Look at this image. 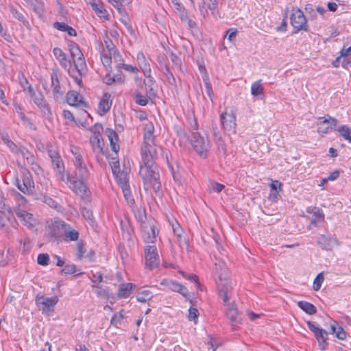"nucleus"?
<instances>
[{"mask_svg":"<svg viewBox=\"0 0 351 351\" xmlns=\"http://www.w3.org/2000/svg\"><path fill=\"white\" fill-rule=\"evenodd\" d=\"M53 27L60 31L65 32L68 28V25L62 22H56L53 23Z\"/></svg>","mask_w":351,"mask_h":351,"instance_id":"338daca9","label":"nucleus"},{"mask_svg":"<svg viewBox=\"0 0 351 351\" xmlns=\"http://www.w3.org/2000/svg\"><path fill=\"white\" fill-rule=\"evenodd\" d=\"M142 164L140 166L139 173L143 178L146 190L153 189L158 191L160 187L159 175L157 172L154 160L157 153L141 152Z\"/></svg>","mask_w":351,"mask_h":351,"instance_id":"f257e3e1","label":"nucleus"},{"mask_svg":"<svg viewBox=\"0 0 351 351\" xmlns=\"http://www.w3.org/2000/svg\"><path fill=\"white\" fill-rule=\"evenodd\" d=\"M14 217L11 208L3 204L0 209V227L3 228L10 223Z\"/></svg>","mask_w":351,"mask_h":351,"instance_id":"4be33fe9","label":"nucleus"},{"mask_svg":"<svg viewBox=\"0 0 351 351\" xmlns=\"http://www.w3.org/2000/svg\"><path fill=\"white\" fill-rule=\"evenodd\" d=\"M105 133L110 141L111 149L117 154L119 150L117 134L113 130L110 128H107Z\"/></svg>","mask_w":351,"mask_h":351,"instance_id":"c85d7f7f","label":"nucleus"},{"mask_svg":"<svg viewBox=\"0 0 351 351\" xmlns=\"http://www.w3.org/2000/svg\"><path fill=\"white\" fill-rule=\"evenodd\" d=\"M237 30L234 28L229 29L227 32L228 38L230 41H232L237 36Z\"/></svg>","mask_w":351,"mask_h":351,"instance_id":"774afa93","label":"nucleus"},{"mask_svg":"<svg viewBox=\"0 0 351 351\" xmlns=\"http://www.w3.org/2000/svg\"><path fill=\"white\" fill-rule=\"evenodd\" d=\"M66 101L70 106H77L82 104V96L75 90L69 91L66 95Z\"/></svg>","mask_w":351,"mask_h":351,"instance_id":"2f4dec72","label":"nucleus"},{"mask_svg":"<svg viewBox=\"0 0 351 351\" xmlns=\"http://www.w3.org/2000/svg\"><path fill=\"white\" fill-rule=\"evenodd\" d=\"M219 287V293L223 302L228 305V302L231 298V286L228 285V280L223 282H217Z\"/></svg>","mask_w":351,"mask_h":351,"instance_id":"393cba45","label":"nucleus"},{"mask_svg":"<svg viewBox=\"0 0 351 351\" xmlns=\"http://www.w3.org/2000/svg\"><path fill=\"white\" fill-rule=\"evenodd\" d=\"M14 110L19 114V118L25 125H30L29 120L26 117L25 114L23 112L21 106L17 103L14 104Z\"/></svg>","mask_w":351,"mask_h":351,"instance_id":"c03bdc74","label":"nucleus"},{"mask_svg":"<svg viewBox=\"0 0 351 351\" xmlns=\"http://www.w3.org/2000/svg\"><path fill=\"white\" fill-rule=\"evenodd\" d=\"M106 43L107 49H104L101 53V61L104 66L108 71L111 68L112 56V54L114 56L115 51L112 44L108 45L107 42Z\"/></svg>","mask_w":351,"mask_h":351,"instance_id":"aec40b11","label":"nucleus"},{"mask_svg":"<svg viewBox=\"0 0 351 351\" xmlns=\"http://www.w3.org/2000/svg\"><path fill=\"white\" fill-rule=\"evenodd\" d=\"M53 53L55 58L58 60L60 65L65 69L69 70L71 67V62L67 59L66 55L63 52V51L58 48L55 47L53 50Z\"/></svg>","mask_w":351,"mask_h":351,"instance_id":"cd10ccee","label":"nucleus"},{"mask_svg":"<svg viewBox=\"0 0 351 351\" xmlns=\"http://www.w3.org/2000/svg\"><path fill=\"white\" fill-rule=\"evenodd\" d=\"M171 227L173 231V233L178 237H181L182 230L180 226V224L175 220L171 222Z\"/></svg>","mask_w":351,"mask_h":351,"instance_id":"864d4df0","label":"nucleus"},{"mask_svg":"<svg viewBox=\"0 0 351 351\" xmlns=\"http://www.w3.org/2000/svg\"><path fill=\"white\" fill-rule=\"evenodd\" d=\"M102 130V125L98 123L95 124L90 129L92 135L90 137V141L94 149L99 151L102 149L103 143L101 139V132Z\"/></svg>","mask_w":351,"mask_h":351,"instance_id":"f3484780","label":"nucleus"},{"mask_svg":"<svg viewBox=\"0 0 351 351\" xmlns=\"http://www.w3.org/2000/svg\"><path fill=\"white\" fill-rule=\"evenodd\" d=\"M307 325H308V328L315 335L317 334L319 331H320L322 330V328H320L319 326H318V324L315 322H307Z\"/></svg>","mask_w":351,"mask_h":351,"instance_id":"0e129e2a","label":"nucleus"},{"mask_svg":"<svg viewBox=\"0 0 351 351\" xmlns=\"http://www.w3.org/2000/svg\"><path fill=\"white\" fill-rule=\"evenodd\" d=\"M124 316L125 312L123 310H121L112 317L111 322L113 324L117 326L118 324H120L121 321L123 319Z\"/></svg>","mask_w":351,"mask_h":351,"instance_id":"3c124183","label":"nucleus"},{"mask_svg":"<svg viewBox=\"0 0 351 351\" xmlns=\"http://www.w3.org/2000/svg\"><path fill=\"white\" fill-rule=\"evenodd\" d=\"M298 306L304 312L309 315H313L316 313L317 310L315 306L306 301H300L298 302Z\"/></svg>","mask_w":351,"mask_h":351,"instance_id":"4c0bfd02","label":"nucleus"},{"mask_svg":"<svg viewBox=\"0 0 351 351\" xmlns=\"http://www.w3.org/2000/svg\"><path fill=\"white\" fill-rule=\"evenodd\" d=\"M90 6L99 18L108 19L109 14L104 5L100 1H95Z\"/></svg>","mask_w":351,"mask_h":351,"instance_id":"7c9ffc66","label":"nucleus"},{"mask_svg":"<svg viewBox=\"0 0 351 351\" xmlns=\"http://www.w3.org/2000/svg\"><path fill=\"white\" fill-rule=\"evenodd\" d=\"M114 175L116 176L117 180L121 188L129 186V174L127 170L123 171H119L116 174Z\"/></svg>","mask_w":351,"mask_h":351,"instance_id":"e433bc0d","label":"nucleus"},{"mask_svg":"<svg viewBox=\"0 0 351 351\" xmlns=\"http://www.w3.org/2000/svg\"><path fill=\"white\" fill-rule=\"evenodd\" d=\"M190 142L195 152L202 157L205 158L206 154L210 149V144L206 136H202L199 132H194L191 133Z\"/></svg>","mask_w":351,"mask_h":351,"instance_id":"6e6552de","label":"nucleus"},{"mask_svg":"<svg viewBox=\"0 0 351 351\" xmlns=\"http://www.w3.org/2000/svg\"><path fill=\"white\" fill-rule=\"evenodd\" d=\"M264 92V88L262 85V82L261 80H257L252 84L251 86V94L254 97H258L261 95H263Z\"/></svg>","mask_w":351,"mask_h":351,"instance_id":"58836bf2","label":"nucleus"},{"mask_svg":"<svg viewBox=\"0 0 351 351\" xmlns=\"http://www.w3.org/2000/svg\"><path fill=\"white\" fill-rule=\"evenodd\" d=\"M82 215L84 217V219H86V220H88L90 222H93L94 217H93V215L90 210H89L86 208H83L82 210Z\"/></svg>","mask_w":351,"mask_h":351,"instance_id":"052dcab7","label":"nucleus"},{"mask_svg":"<svg viewBox=\"0 0 351 351\" xmlns=\"http://www.w3.org/2000/svg\"><path fill=\"white\" fill-rule=\"evenodd\" d=\"M121 189H122V192L123 193L124 197L125 198L128 204L130 206H132L134 203V200L132 197L130 186H128L126 187H122Z\"/></svg>","mask_w":351,"mask_h":351,"instance_id":"49530a36","label":"nucleus"},{"mask_svg":"<svg viewBox=\"0 0 351 351\" xmlns=\"http://www.w3.org/2000/svg\"><path fill=\"white\" fill-rule=\"evenodd\" d=\"M136 60L139 69L142 71L144 75L149 76V73H151L149 60L145 57L142 51L137 53Z\"/></svg>","mask_w":351,"mask_h":351,"instance_id":"5701e85b","label":"nucleus"},{"mask_svg":"<svg viewBox=\"0 0 351 351\" xmlns=\"http://www.w3.org/2000/svg\"><path fill=\"white\" fill-rule=\"evenodd\" d=\"M215 272L218 276L219 280L217 282L226 281V268L223 262L219 261L215 263Z\"/></svg>","mask_w":351,"mask_h":351,"instance_id":"c9c22d12","label":"nucleus"},{"mask_svg":"<svg viewBox=\"0 0 351 351\" xmlns=\"http://www.w3.org/2000/svg\"><path fill=\"white\" fill-rule=\"evenodd\" d=\"M153 297L152 293L147 289H143L138 291L136 294V300L139 302L145 303L147 301L152 299Z\"/></svg>","mask_w":351,"mask_h":351,"instance_id":"ea45409f","label":"nucleus"},{"mask_svg":"<svg viewBox=\"0 0 351 351\" xmlns=\"http://www.w3.org/2000/svg\"><path fill=\"white\" fill-rule=\"evenodd\" d=\"M122 69L126 71L137 74L139 73V69L136 66L130 65V64H123Z\"/></svg>","mask_w":351,"mask_h":351,"instance_id":"680f3d73","label":"nucleus"},{"mask_svg":"<svg viewBox=\"0 0 351 351\" xmlns=\"http://www.w3.org/2000/svg\"><path fill=\"white\" fill-rule=\"evenodd\" d=\"M16 215L24 223V224L29 228L36 224V219L32 213H27L24 210L19 209L16 212Z\"/></svg>","mask_w":351,"mask_h":351,"instance_id":"bb28decb","label":"nucleus"},{"mask_svg":"<svg viewBox=\"0 0 351 351\" xmlns=\"http://www.w3.org/2000/svg\"><path fill=\"white\" fill-rule=\"evenodd\" d=\"M10 12H11L12 15L14 18H16V19H18L20 21L25 22V19L23 14L21 12H20L19 10H17L16 9H15L14 8H11Z\"/></svg>","mask_w":351,"mask_h":351,"instance_id":"4d7b16f0","label":"nucleus"},{"mask_svg":"<svg viewBox=\"0 0 351 351\" xmlns=\"http://www.w3.org/2000/svg\"><path fill=\"white\" fill-rule=\"evenodd\" d=\"M110 165L111 167L113 174H116L119 169V162L116 157H112L110 161Z\"/></svg>","mask_w":351,"mask_h":351,"instance_id":"603ef678","label":"nucleus"},{"mask_svg":"<svg viewBox=\"0 0 351 351\" xmlns=\"http://www.w3.org/2000/svg\"><path fill=\"white\" fill-rule=\"evenodd\" d=\"M317 243L324 250H331L338 245V241L336 238L330 235H320L317 238Z\"/></svg>","mask_w":351,"mask_h":351,"instance_id":"412c9836","label":"nucleus"},{"mask_svg":"<svg viewBox=\"0 0 351 351\" xmlns=\"http://www.w3.org/2000/svg\"><path fill=\"white\" fill-rule=\"evenodd\" d=\"M154 124L147 121L145 123L144 141L141 145V152H152L157 153L160 147L155 142V136H154Z\"/></svg>","mask_w":351,"mask_h":351,"instance_id":"423d86ee","label":"nucleus"},{"mask_svg":"<svg viewBox=\"0 0 351 351\" xmlns=\"http://www.w3.org/2000/svg\"><path fill=\"white\" fill-rule=\"evenodd\" d=\"M135 285L132 283H123L119 285L118 296L122 298H128Z\"/></svg>","mask_w":351,"mask_h":351,"instance_id":"473e14b6","label":"nucleus"},{"mask_svg":"<svg viewBox=\"0 0 351 351\" xmlns=\"http://www.w3.org/2000/svg\"><path fill=\"white\" fill-rule=\"evenodd\" d=\"M86 180L71 176L67 178V184L76 195L83 197L88 192Z\"/></svg>","mask_w":351,"mask_h":351,"instance_id":"9b49d317","label":"nucleus"},{"mask_svg":"<svg viewBox=\"0 0 351 351\" xmlns=\"http://www.w3.org/2000/svg\"><path fill=\"white\" fill-rule=\"evenodd\" d=\"M62 116L69 122H74L75 121L74 117H73V114L69 110H64L62 111Z\"/></svg>","mask_w":351,"mask_h":351,"instance_id":"69168bd1","label":"nucleus"},{"mask_svg":"<svg viewBox=\"0 0 351 351\" xmlns=\"http://www.w3.org/2000/svg\"><path fill=\"white\" fill-rule=\"evenodd\" d=\"M38 199L51 208H56L57 206V203L50 197L43 195Z\"/></svg>","mask_w":351,"mask_h":351,"instance_id":"5fc2aeb1","label":"nucleus"},{"mask_svg":"<svg viewBox=\"0 0 351 351\" xmlns=\"http://www.w3.org/2000/svg\"><path fill=\"white\" fill-rule=\"evenodd\" d=\"M307 213L310 215L309 228H311L312 226L318 227L324 222V215L319 208L314 207L308 208Z\"/></svg>","mask_w":351,"mask_h":351,"instance_id":"a211bd4d","label":"nucleus"},{"mask_svg":"<svg viewBox=\"0 0 351 351\" xmlns=\"http://www.w3.org/2000/svg\"><path fill=\"white\" fill-rule=\"evenodd\" d=\"M53 230L52 234L54 237H58L60 234H63L65 239L71 241H75L79 238L78 231L62 220H55L53 223Z\"/></svg>","mask_w":351,"mask_h":351,"instance_id":"0eeeda50","label":"nucleus"},{"mask_svg":"<svg viewBox=\"0 0 351 351\" xmlns=\"http://www.w3.org/2000/svg\"><path fill=\"white\" fill-rule=\"evenodd\" d=\"M220 121L223 130L228 132H236V113L233 109H226L221 114Z\"/></svg>","mask_w":351,"mask_h":351,"instance_id":"9d476101","label":"nucleus"},{"mask_svg":"<svg viewBox=\"0 0 351 351\" xmlns=\"http://www.w3.org/2000/svg\"><path fill=\"white\" fill-rule=\"evenodd\" d=\"M208 188L210 191L219 193L224 189V185L216 182H211Z\"/></svg>","mask_w":351,"mask_h":351,"instance_id":"09e8293b","label":"nucleus"},{"mask_svg":"<svg viewBox=\"0 0 351 351\" xmlns=\"http://www.w3.org/2000/svg\"><path fill=\"white\" fill-rule=\"evenodd\" d=\"M15 185L23 193H32L34 188V183L29 173H24L21 178H16Z\"/></svg>","mask_w":351,"mask_h":351,"instance_id":"2eb2a0df","label":"nucleus"},{"mask_svg":"<svg viewBox=\"0 0 351 351\" xmlns=\"http://www.w3.org/2000/svg\"><path fill=\"white\" fill-rule=\"evenodd\" d=\"M198 316V310L195 307H190L189 309V319L191 321H193L195 323H196Z\"/></svg>","mask_w":351,"mask_h":351,"instance_id":"8fccbe9b","label":"nucleus"},{"mask_svg":"<svg viewBox=\"0 0 351 351\" xmlns=\"http://www.w3.org/2000/svg\"><path fill=\"white\" fill-rule=\"evenodd\" d=\"M51 86L53 88V93L55 97H58L59 96L62 95V93L60 90V86L59 84V82L57 77V75L55 74L51 75Z\"/></svg>","mask_w":351,"mask_h":351,"instance_id":"37998d69","label":"nucleus"},{"mask_svg":"<svg viewBox=\"0 0 351 351\" xmlns=\"http://www.w3.org/2000/svg\"><path fill=\"white\" fill-rule=\"evenodd\" d=\"M47 152L51 160L53 168L56 175L58 176L60 180H64V166L60 156H59L57 151L52 146H50L48 148Z\"/></svg>","mask_w":351,"mask_h":351,"instance_id":"ddd939ff","label":"nucleus"},{"mask_svg":"<svg viewBox=\"0 0 351 351\" xmlns=\"http://www.w3.org/2000/svg\"><path fill=\"white\" fill-rule=\"evenodd\" d=\"M345 140L351 143V128L346 125H342L336 129Z\"/></svg>","mask_w":351,"mask_h":351,"instance_id":"a19ab883","label":"nucleus"},{"mask_svg":"<svg viewBox=\"0 0 351 351\" xmlns=\"http://www.w3.org/2000/svg\"><path fill=\"white\" fill-rule=\"evenodd\" d=\"M330 333L335 334L340 340H343L346 337V332L336 321H332L330 324Z\"/></svg>","mask_w":351,"mask_h":351,"instance_id":"72a5a7b5","label":"nucleus"},{"mask_svg":"<svg viewBox=\"0 0 351 351\" xmlns=\"http://www.w3.org/2000/svg\"><path fill=\"white\" fill-rule=\"evenodd\" d=\"M136 217L141 221L142 238L146 245L154 244L157 240L158 230L156 223L152 219H147L144 210H139Z\"/></svg>","mask_w":351,"mask_h":351,"instance_id":"f03ea898","label":"nucleus"},{"mask_svg":"<svg viewBox=\"0 0 351 351\" xmlns=\"http://www.w3.org/2000/svg\"><path fill=\"white\" fill-rule=\"evenodd\" d=\"M315 337L319 343V346L322 350H324L326 348V346L327 344L326 343V337L328 335V332L322 329L320 331H319L317 334L315 335Z\"/></svg>","mask_w":351,"mask_h":351,"instance_id":"79ce46f5","label":"nucleus"},{"mask_svg":"<svg viewBox=\"0 0 351 351\" xmlns=\"http://www.w3.org/2000/svg\"><path fill=\"white\" fill-rule=\"evenodd\" d=\"M150 97L151 96L147 95L146 94L145 95H143L139 93H136L135 94V101L136 104L143 106L147 104L149 101V97Z\"/></svg>","mask_w":351,"mask_h":351,"instance_id":"a18cd8bd","label":"nucleus"},{"mask_svg":"<svg viewBox=\"0 0 351 351\" xmlns=\"http://www.w3.org/2000/svg\"><path fill=\"white\" fill-rule=\"evenodd\" d=\"M145 266L150 269L156 267L160 263L158 250L154 245H145L144 247Z\"/></svg>","mask_w":351,"mask_h":351,"instance_id":"f8f14e48","label":"nucleus"},{"mask_svg":"<svg viewBox=\"0 0 351 351\" xmlns=\"http://www.w3.org/2000/svg\"><path fill=\"white\" fill-rule=\"evenodd\" d=\"M337 120L332 117H319L317 122V132L322 135L336 130Z\"/></svg>","mask_w":351,"mask_h":351,"instance_id":"4468645a","label":"nucleus"},{"mask_svg":"<svg viewBox=\"0 0 351 351\" xmlns=\"http://www.w3.org/2000/svg\"><path fill=\"white\" fill-rule=\"evenodd\" d=\"M161 285L173 291L180 293L185 298L189 296V291L187 288L176 281L165 279L161 282Z\"/></svg>","mask_w":351,"mask_h":351,"instance_id":"6ab92c4d","label":"nucleus"},{"mask_svg":"<svg viewBox=\"0 0 351 351\" xmlns=\"http://www.w3.org/2000/svg\"><path fill=\"white\" fill-rule=\"evenodd\" d=\"M85 250L82 243L79 242L77 244V253L76 256L78 259H82L84 257Z\"/></svg>","mask_w":351,"mask_h":351,"instance_id":"13d9d810","label":"nucleus"},{"mask_svg":"<svg viewBox=\"0 0 351 351\" xmlns=\"http://www.w3.org/2000/svg\"><path fill=\"white\" fill-rule=\"evenodd\" d=\"M226 316L231 322L235 324L241 323L238 309L234 303L228 304Z\"/></svg>","mask_w":351,"mask_h":351,"instance_id":"c756f323","label":"nucleus"},{"mask_svg":"<svg viewBox=\"0 0 351 351\" xmlns=\"http://www.w3.org/2000/svg\"><path fill=\"white\" fill-rule=\"evenodd\" d=\"M62 271L66 274H72L75 272V266L73 264L66 265Z\"/></svg>","mask_w":351,"mask_h":351,"instance_id":"e2e57ef3","label":"nucleus"},{"mask_svg":"<svg viewBox=\"0 0 351 351\" xmlns=\"http://www.w3.org/2000/svg\"><path fill=\"white\" fill-rule=\"evenodd\" d=\"M112 106L111 95L104 93L98 104L97 111L99 115L102 116L109 111Z\"/></svg>","mask_w":351,"mask_h":351,"instance_id":"a878e982","label":"nucleus"},{"mask_svg":"<svg viewBox=\"0 0 351 351\" xmlns=\"http://www.w3.org/2000/svg\"><path fill=\"white\" fill-rule=\"evenodd\" d=\"M49 257L47 254H40L38 256L37 261L40 265H47L49 264Z\"/></svg>","mask_w":351,"mask_h":351,"instance_id":"6e6d98bb","label":"nucleus"},{"mask_svg":"<svg viewBox=\"0 0 351 351\" xmlns=\"http://www.w3.org/2000/svg\"><path fill=\"white\" fill-rule=\"evenodd\" d=\"M291 23L297 30L305 29L306 19L304 13L299 8H293L291 15Z\"/></svg>","mask_w":351,"mask_h":351,"instance_id":"dca6fc26","label":"nucleus"},{"mask_svg":"<svg viewBox=\"0 0 351 351\" xmlns=\"http://www.w3.org/2000/svg\"><path fill=\"white\" fill-rule=\"evenodd\" d=\"M69 49L71 56L76 71L79 76L73 77L75 82L79 86H81L82 80L81 76L86 72V64L82 52L81 51L79 46L75 43H71L69 45Z\"/></svg>","mask_w":351,"mask_h":351,"instance_id":"39448f33","label":"nucleus"},{"mask_svg":"<svg viewBox=\"0 0 351 351\" xmlns=\"http://www.w3.org/2000/svg\"><path fill=\"white\" fill-rule=\"evenodd\" d=\"M58 302L56 296L46 297L43 294H38L36 298V304L43 314L51 315L54 311V307Z\"/></svg>","mask_w":351,"mask_h":351,"instance_id":"1a4fd4ad","label":"nucleus"},{"mask_svg":"<svg viewBox=\"0 0 351 351\" xmlns=\"http://www.w3.org/2000/svg\"><path fill=\"white\" fill-rule=\"evenodd\" d=\"M70 151L73 155V163L75 165V171L71 176L82 179H88L89 171L87 162L82 156V150L77 147L71 145Z\"/></svg>","mask_w":351,"mask_h":351,"instance_id":"20e7f679","label":"nucleus"},{"mask_svg":"<svg viewBox=\"0 0 351 351\" xmlns=\"http://www.w3.org/2000/svg\"><path fill=\"white\" fill-rule=\"evenodd\" d=\"M145 77L144 84L145 94L149 96H154L155 95V81L152 77L151 73H149V76Z\"/></svg>","mask_w":351,"mask_h":351,"instance_id":"f704fd0d","label":"nucleus"},{"mask_svg":"<svg viewBox=\"0 0 351 351\" xmlns=\"http://www.w3.org/2000/svg\"><path fill=\"white\" fill-rule=\"evenodd\" d=\"M1 138L13 154L19 156H22L26 160L27 164L32 166V169L33 171L37 172L38 170L40 169L39 166L36 163V158L27 150V148L21 145L15 144L10 139L8 135L5 133H2Z\"/></svg>","mask_w":351,"mask_h":351,"instance_id":"7ed1b4c3","label":"nucleus"},{"mask_svg":"<svg viewBox=\"0 0 351 351\" xmlns=\"http://www.w3.org/2000/svg\"><path fill=\"white\" fill-rule=\"evenodd\" d=\"M324 276L322 273L319 274L313 281V288L315 291H318L324 282Z\"/></svg>","mask_w":351,"mask_h":351,"instance_id":"de8ad7c7","label":"nucleus"},{"mask_svg":"<svg viewBox=\"0 0 351 351\" xmlns=\"http://www.w3.org/2000/svg\"><path fill=\"white\" fill-rule=\"evenodd\" d=\"M180 274L182 275V276L189 280H191V281H193V282H195L197 285V287L199 286V284L197 281V276L195 274H186L184 272H180Z\"/></svg>","mask_w":351,"mask_h":351,"instance_id":"bf43d9fd","label":"nucleus"},{"mask_svg":"<svg viewBox=\"0 0 351 351\" xmlns=\"http://www.w3.org/2000/svg\"><path fill=\"white\" fill-rule=\"evenodd\" d=\"M28 93L29 95L32 97L34 103L43 110L44 112L46 111L49 112V109L46 104V101L44 99V97L41 93H35L33 91L32 87L28 88Z\"/></svg>","mask_w":351,"mask_h":351,"instance_id":"b1692460","label":"nucleus"}]
</instances>
